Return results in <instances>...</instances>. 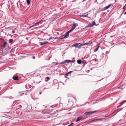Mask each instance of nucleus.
<instances>
[{
    "label": "nucleus",
    "instance_id": "nucleus-1",
    "mask_svg": "<svg viewBox=\"0 0 126 126\" xmlns=\"http://www.w3.org/2000/svg\"><path fill=\"white\" fill-rule=\"evenodd\" d=\"M96 111H89L88 112H85V113L84 114L86 115H89L95 113Z\"/></svg>",
    "mask_w": 126,
    "mask_h": 126
},
{
    "label": "nucleus",
    "instance_id": "nucleus-2",
    "mask_svg": "<svg viewBox=\"0 0 126 126\" xmlns=\"http://www.w3.org/2000/svg\"><path fill=\"white\" fill-rule=\"evenodd\" d=\"M80 43H76L73 44L72 46V47H75L76 48H80L81 47V46H80Z\"/></svg>",
    "mask_w": 126,
    "mask_h": 126
},
{
    "label": "nucleus",
    "instance_id": "nucleus-3",
    "mask_svg": "<svg viewBox=\"0 0 126 126\" xmlns=\"http://www.w3.org/2000/svg\"><path fill=\"white\" fill-rule=\"evenodd\" d=\"M111 4H110L109 5L104 7L102 10V11H104L109 9L111 6Z\"/></svg>",
    "mask_w": 126,
    "mask_h": 126
},
{
    "label": "nucleus",
    "instance_id": "nucleus-4",
    "mask_svg": "<svg viewBox=\"0 0 126 126\" xmlns=\"http://www.w3.org/2000/svg\"><path fill=\"white\" fill-rule=\"evenodd\" d=\"M48 42H41L39 43V44L41 45H43L45 44H46L47 43H48Z\"/></svg>",
    "mask_w": 126,
    "mask_h": 126
},
{
    "label": "nucleus",
    "instance_id": "nucleus-5",
    "mask_svg": "<svg viewBox=\"0 0 126 126\" xmlns=\"http://www.w3.org/2000/svg\"><path fill=\"white\" fill-rule=\"evenodd\" d=\"M69 36V34L67 32L64 35V37L63 38H68Z\"/></svg>",
    "mask_w": 126,
    "mask_h": 126
},
{
    "label": "nucleus",
    "instance_id": "nucleus-6",
    "mask_svg": "<svg viewBox=\"0 0 126 126\" xmlns=\"http://www.w3.org/2000/svg\"><path fill=\"white\" fill-rule=\"evenodd\" d=\"M13 79L15 80H18V78L17 76H14L13 77Z\"/></svg>",
    "mask_w": 126,
    "mask_h": 126
},
{
    "label": "nucleus",
    "instance_id": "nucleus-7",
    "mask_svg": "<svg viewBox=\"0 0 126 126\" xmlns=\"http://www.w3.org/2000/svg\"><path fill=\"white\" fill-rule=\"evenodd\" d=\"M82 119V118L81 117H79L77 118V120H76V121L78 122V121H79L80 120Z\"/></svg>",
    "mask_w": 126,
    "mask_h": 126
},
{
    "label": "nucleus",
    "instance_id": "nucleus-8",
    "mask_svg": "<svg viewBox=\"0 0 126 126\" xmlns=\"http://www.w3.org/2000/svg\"><path fill=\"white\" fill-rule=\"evenodd\" d=\"M100 46L99 45H98L97 46V47L95 48L94 50V52H95L97 51L98 49L99 48Z\"/></svg>",
    "mask_w": 126,
    "mask_h": 126
},
{
    "label": "nucleus",
    "instance_id": "nucleus-9",
    "mask_svg": "<svg viewBox=\"0 0 126 126\" xmlns=\"http://www.w3.org/2000/svg\"><path fill=\"white\" fill-rule=\"evenodd\" d=\"M7 43L6 42H4L3 43L2 47H5Z\"/></svg>",
    "mask_w": 126,
    "mask_h": 126
},
{
    "label": "nucleus",
    "instance_id": "nucleus-10",
    "mask_svg": "<svg viewBox=\"0 0 126 126\" xmlns=\"http://www.w3.org/2000/svg\"><path fill=\"white\" fill-rule=\"evenodd\" d=\"M71 61V60H66L64 61V62L65 63H70Z\"/></svg>",
    "mask_w": 126,
    "mask_h": 126
},
{
    "label": "nucleus",
    "instance_id": "nucleus-11",
    "mask_svg": "<svg viewBox=\"0 0 126 126\" xmlns=\"http://www.w3.org/2000/svg\"><path fill=\"white\" fill-rule=\"evenodd\" d=\"M101 119H96L93 120H92L91 121H90L89 122H88V123L89 122H94V121H97L98 120H101Z\"/></svg>",
    "mask_w": 126,
    "mask_h": 126
},
{
    "label": "nucleus",
    "instance_id": "nucleus-12",
    "mask_svg": "<svg viewBox=\"0 0 126 126\" xmlns=\"http://www.w3.org/2000/svg\"><path fill=\"white\" fill-rule=\"evenodd\" d=\"M73 71H69V72H68L66 74H65V76L66 77V76H68V75L69 74H70V73L72 72H73Z\"/></svg>",
    "mask_w": 126,
    "mask_h": 126
},
{
    "label": "nucleus",
    "instance_id": "nucleus-13",
    "mask_svg": "<svg viewBox=\"0 0 126 126\" xmlns=\"http://www.w3.org/2000/svg\"><path fill=\"white\" fill-rule=\"evenodd\" d=\"M92 25L90 27H93L94 25H95L96 23L94 21H93L92 22Z\"/></svg>",
    "mask_w": 126,
    "mask_h": 126
},
{
    "label": "nucleus",
    "instance_id": "nucleus-14",
    "mask_svg": "<svg viewBox=\"0 0 126 126\" xmlns=\"http://www.w3.org/2000/svg\"><path fill=\"white\" fill-rule=\"evenodd\" d=\"M77 62L78 64H80L82 62L79 59L77 60Z\"/></svg>",
    "mask_w": 126,
    "mask_h": 126
},
{
    "label": "nucleus",
    "instance_id": "nucleus-15",
    "mask_svg": "<svg viewBox=\"0 0 126 126\" xmlns=\"http://www.w3.org/2000/svg\"><path fill=\"white\" fill-rule=\"evenodd\" d=\"M26 1L27 4L29 5L30 2V0H26Z\"/></svg>",
    "mask_w": 126,
    "mask_h": 126
},
{
    "label": "nucleus",
    "instance_id": "nucleus-16",
    "mask_svg": "<svg viewBox=\"0 0 126 126\" xmlns=\"http://www.w3.org/2000/svg\"><path fill=\"white\" fill-rule=\"evenodd\" d=\"M78 24L77 23H74L73 24V25L75 27L78 26Z\"/></svg>",
    "mask_w": 126,
    "mask_h": 126
},
{
    "label": "nucleus",
    "instance_id": "nucleus-17",
    "mask_svg": "<svg viewBox=\"0 0 126 126\" xmlns=\"http://www.w3.org/2000/svg\"><path fill=\"white\" fill-rule=\"evenodd\" d=\"M92 25V24H89L86 27L87 28H89V27H90Z\"/></svg>",
    "mask_w": 126,
    "mask_h": 126
},
{
    "label": "nucleus",
    "instance_id": "nucleus-18",
    "mask_svg": "<svg viewBox=\"0 0 126 126\" xmlns=\"http://www.w3.org/2000/svg\"><path fill=\"white\" fill-rule=\"evenodd\" d=\"M13 39H10L9 40V42L10 43H11L13 42Z\"/></svg>",
    "mask_w": 126,
    "mask_h": 126
},
{
    "label": "nucleus",
    "instance_id": "nucleus-19",
    "mask_svg": "<svg viewBox=\"0 0 126 126\" xmlns=\"http://www.w3.org/2000/svg\"><path fill=\"white\" fill-rule=\"evenodd\" d=\"M73 31L71 29L70 30H69L67 32L69 34L71 32Z\"/></svg>",
    "mask_w": 126,
    "mask_h": 126
},
{
    "label": "nucleus",
    "instance_id": "nucleus-20",
    "mask_svg": "<svg viewBox=\"0 0 126 126\" xmlns=\"http://www.w3.org/2000/svg\"><path fill=\"white\" fill-rule=\"evenodd\" d=\"M75 28L76 27L73 25V26H72V28L71 29L73 31L74 29H75Z\"/></svg>",
    "mask_w": 126,
    "mask_h": 126
},
{
    "label": "nucleus",
    "instance_id": "nucleus-21",
    "mask_svg": "<svg viewBox=\"0 0 126 126\" xmlns=\"http://www.w3.org/2000/svg\"><path fill=\"white\" fill-rule=\"evenodd\" d=\"M84 44H81L80 43V46H81V47L82 46H84Z\"/></svg>",
    "mask_w": 126,
    "mask_h": 126
},
{
    "label": "nucleus",
    "instance_id": "nucleus-22",
    "mask_svg": "<svg viewBox=\"0 0 126 126\" xmlns=\"http://www.w3.org/2000/svg\"><path fill=\"white\" fill-rule=\"evenodd\" d=\"M126 102V100H125L124 101H123L122 102L121 104H124V103H125Z\"/></svg>",
    "mask_w": 126,
    "mask_h": 126
},
{
    "label": "nucleus",
    "instance_id": "nucleus-23",
    "mask_svg": "<svg viewBox=\"0 0 126 126\" xmlns=\"http://www.w3.org/2000/svg\"><path fill=\"white\" fill-rule=\"evenodd\" d=\"M71 61L70 62V63H74L75 61V60H73V61L71 60Z\"/></svg>",
    "mask_w": 126,
    "mask_h": 126
},
{
    "label": "nucleus",
    "instance_id": "nucleus-24",
    "mask_svg": "<svg viewBox=\"0 0 126 126\" xmlns=\"http://www.w3.org/2000/svg\"><path fill=\"white\" fill-rule=\"evenodd\" d=\"M46 79H48V80H49L50 79V78L48 77H47L46 78Z\"/></svg>",
    "mask_w": 126,
    "mask_h": 126
},
{
    "label": "nucleus",
    "instance_id": "nucleus-25",
    "mask_svg": "<svg viewBox=\"0 0 126 126\" xmlns=\"http://www.w3.org/2000/svg\"><path fill=\"white\" fill-rule=\"evenodd\" d=\"M35 25H32V26H30V27H29V28H31L32 27H34V26H35Z\"/></svg>",
    "mask_w": 126,
    "mask_h": 126
},
{
    "label": "nucleus",
    "instance_id": "nucleus-26",
    "mask_svg": "<svg viewBox=\"0 0 126 126\" xmlns=\"http://www.w3.org/2000/svg\"><path fill=\"white\" fill-rule=\"evenodd\" d=\"M64 63H65L64 62H64H61L60 63V64H63Z\"/></svg>",
    "mask_w": 126,
    "mask_h": 126
},
{
    "label": "nucleus",
    "instance_id": "nucleus-27",
    "mask_svg": "<svg viewBox=\"0 0 126 126\" xmlns=\"http://www.w3.org/2000/svg\"><path fill=\"white\" fill-rule=\"evenodd\" d=\"M74 123H71L70 125H71L72 126H74Z\"/></svg>",
    "mask_w": 126,
    "mask_h": 126
},
{
    "label": "nucleus",
    "instance_id": "nucleus-28",
    "mask_svg": "<svg viewBox=\"0 0 126 126\" xmlns=\"http://www.w3.org/2000/svg\"><path fill=\"white\" fill-rule=\"evenodd\" d=\"M88 15H84V17H87V16H88Z\"/></svg>",
    "mask_w": 126,
    "mask_h": 126
},
{
    "label": "nucleus",
    "instance_id": "nucleus-29",
    "mask_svg": "<svg viewBox=\"0 0 126 126\" xmlns=\"http://www.w3.org/2000/svg\"><path fill=\"white\" fill-rule=\"evenodd\" d=\"M84 45H86L88 44H89V43H84Z\"/></svg>",
    "mask_w": 126,
    "mask_h": 126
},
{
    "label": "nucleus",
    "instance_id": "nucleus-30",
    "mask_svg": "<svg viewBox=\"0 0 126 126\" xmlns=\"http://www.w3.org/2000/svg\"><path fill=\"white\" fill-rule=\"evenodd\" d=\"M126 5H125V6H124L123 7V9H124V10H125V6H126Z\"/></svg>",
    "mask_w": 126,
    "mask_h": 126
},
{
    "label": "nucleus",
    "instance_id": "nucleus-31",
    "mask_svg": "<svg viewBox=\"0 0 126 126\" xmlns=\"http://www.w3.org/2000/svg\"><path fill=\"white\" fill-rule=\"evenodd\" d=\"M80 16L82 17H84V15H81Z\"/></svg>",
    "mask_w": 126,
    "mask_h": 126
},
{
    "label": "nucleus",
    "instance_id": "nucleus-32",
    "mask_svg": "<svg viewBox=\"0 0 126 126\" xmlns=\"http://www.w3.org/2000/svg\"><path fill=\"white\" fill-rule=\"evenodd\" d=\"M52 38H49L48 40H51V39H52Z\"/></svg>",
    "mask_w": 126,
    "mask_h": 126
},
{
    "label": "nucleus",
    "instance_id": "nucleus-33",
    "mask_svg": "<svg viewBox=\"0 0 126 126\" xmlns=\"http://www.w3.org/2000/svg\"><path fill=\"white\" fill-rule=\"evenodd\" d=\"M32 58L33 59H35V57L34 56H33V57H32Z\"/></svg>",
    "mask_w": 126,
    "mask_h": 126
},
{
    "label": "nucleus",
    "instance_id": "nucleus-34",
    "mask_svg": "<svg viewBox=\"0 0 126 126\" xmlns=\"http://www.w3.org/2000/svg\"><path fill=\"white\" fill-rule=\"evenodd\" d=\"M40 23V22H39L37 23H35V24H39V23Z\"/></svg>",
    "mask_w": 126,
    "mask_h": 126
},
{
    "label": "nucleus",
    "instance_id": "nucleus-35",
    "mask_svg": "<svg viewBox=\"0 0 126 126\" xmlns=\"http://www.w3.org/2000/svg\"><path fill=\"white\" fill-rule=\"evenodd\" d=\"M29 88H31V85H29Z\"/></svg>",
    "mask_w": 126,
    "mask_h": 126
},
{
    "label": "nucleus",
    "instance_id": "nucleus-36",
    "mask_svg": "<svg viewBox=\"0 0 126 126\" xmlns=\"http://www.w3.org/2000/svg\"><path fill=\"white\" fill-rule=\"evenodd\" d=\"M124 14H126V12H125L124 13Z\"/></svg>",
    "mask_w": 126,
    "mask_h": 126
},
{
    "label": "nucleus",
    "instance_id": "nucleus-37",
    "mask_svg": "<svg viewBox=\"0 0 126 126\" xmlns=\"http://www.w3.org/2000/svg\"><path fill=\"white\" fill-rule=\"evenodd\" d=\"M27 85H26V88H28L27 87Z\"/></svg>",
    "mask_w": 126,
    "mask_h": 126
},
{
    "label": "nucleus",
    "instance_id": "nucleus-38",
    "mask_svg": "<svg viewBox=\"0 0 126 126\" xmlns=\"http://www.w3.org/2000/svg\"><path fill=\"white\" fill-rule=\"evenodd\" d=\"M48 81V80H45V81L46 82H47Z\"/></svg>",
    "mask_w": 126,
    "mask_h": 126
},
{
    "label": "nucleus",
    "instance_id": "nucleus-39",
    "mask_svg": "<svg viewBox=\"0 0 126 126\" xmlns=\"http://www.w3.org/2000/svg\"><path fill=\"white\" fill-rule=\"evenodd\" d=\"M41 94V92H40V93H39V94Z\"/></svg>",
    "mask_w": 126,
    "mask_h": 126
},
{
    "label": "nucleus",
    "instance_id": "nucleus-40",
    "mask_svg": "<svg viewBox=\"0 0 126 126\" xmlns=\"http://www.w3.org/2000/svg\"><path fill=\"white\" fill-rule=\"evenodd\" d=\"M69 126H72L70 124V125H69Z\"/></svg>",
    "mask_w": 126,
    "mask_h": 126
},
{
    "label": "nucleus",
    "instance_id": "nucleus-41",
    "mask_svg": "<svg viewBox=\"0 0 126 126\" xmlns=\"http://www.w3.org/2000/svg\"><path fill=\"white\" fill-rule=\"evenodd\" d=\"M95 61H96V59H95Z\"/></svg>",
    "mask_w": 126,
    "mask_h": 126
},
{
    "label": "nucleus",
    "instance_id": "nucleus-42",
    "mask_svg": "<svg viewBox=\"0 0 126 126\" xmlns=\"http://www.w3.org/2000/svg\"><path fill=\"white\" fill-rule=\"evenodd\" d=\"M125 5H126V4Z\"/></svg>",
    "mask_w": 126,
    "mask_h": 126
}]
</instances>
